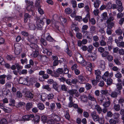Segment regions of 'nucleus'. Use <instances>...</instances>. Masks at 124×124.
Segmentation results:
<instances>
[{
    "label": "nucleus",
    "mask_w": 124,
    "mask_h": 124,
    "mask_svg": "<svg viewBox=\"0 0 124 124\" xmlns=\"http://www.w3.org/2000/svg\"><path fill=\"white\" fill-rule=\"evenodd\" d=\"M36 25L37 28L39 30H41L43 29V27L44 24V21L45 20V15H41L36 18Z\"/></svg>",
    "instance_id": "obj_1"
},
{
    "label": "nucleus",
    "mask_w": 124,
    "mask_h": 124,
    "mask_svg": "<svg viewBox=\"0 0 124 124\" xmlns=\"http://www.w3.org/2000/svg\"><path fill=\"white\" fill-rule=\"evenodd\" d=\"M27 39L30 43V46L31 48H38V46L36 44L37 43L38 40L35 37L32 35L29 34Z\"/></svg>",
    "instance_id": "obj_2"
},
{
    "label": "nucleus",
    "mask_w": 124,
    "mask_h": 124,
    "mask_svg": "<svg viewBox=\"0 0 124 124\" xmlns=\"http://www.w3.org/2000/svg\"><path fill=\"white\" fill-rule=\"evenodd\" d=\"M67 93L69 94L70 96L72 97L74 95L77 97H78L79 95V93L77 91V90L75 89L69 90L67 91Z\"/></svg>",
    "instance_id": "obj_3"
},
{
    "label": "nucleus",
    "mask_w": 124,
    "mask_h": 124,
    "mask_svg": "<svg viewBox=\"0 0 124 124\" xmlns=\"http://www.w3.org/2000/svg\"><path fill=\"white\" fill-rule=\"evenodd\" d=\"M113 72H111L109 73L107 71L104 74L102 77V78L104 81H106L107 79H108L109 78H111L113 76Z\"/></svg>",
    "instance_id": "obj_4"
},
{
    "label": "nucleus",
    "mask_w": 124,
    "mask_h": 124,
    "mask_svg": "<svg viewBox=\"0 0 124 124\" xmlns=\"http://www.w3.org/2000/svg\"><path fill=\"white\" fill-rule=\"evenodd\" d=\"M25 2L27 4H29L26 8L27 10L28 11H32L34 9V6L33 5V2L32 1H30L27 0H26Z\"/></svg>",
    "instance_id": "obj_5"
},
{
    "label": "nucleus",
    "mask_w": 124,
    "mask_h": 124,
    "mask_svg": "<svg viewBox=\"0 0 124 124\" xmlns=\"http://www.w3.org/2000/svg\"><path fill=\"white\" fill-rule=\"evenodd\" d=\"M79 54V57L77 58L76 59L77 61L80 63H84V65H87V63L85 61L81 55L80 54Z\"/></svg>",
    "instance_id": "obj_6"
},
{
    "label": "nucleus",
    "mask_w": 124,
    "mask_h": 124,
    "mask_svg": "<svg viewBox=\"0 0 124 124\" xmlns=\"http://www.w3.org/2000/svg\"><path fill=\"white\" fill-rule=\"evenodd\" d=\"M82 33H83V37H86L87 39L90 40L92 39V35L91 34V32L87 31H83Z\"/></svg>",
    "instance_id": "obj_7"
},
{
    "label": "nucleus",
    "mask_w": 124,
    "mask_h": 124,
    "mask_svg": "<svg viewBox=\"0 0 124 124\" xmlns=\"http://www.w3.org/2000/svg\"><path fill=\"white\" fill-rule=\"evenodd\" d=\"M29 81V79L28 77L26 78H21L19 80V84L25 85L28 83Z\"/></svg>",
    "instance_id": "obj_8"
},
{
    "label": "nucleus",
    "mask_w": 124,
    "mask_h": 124,
    "mask_svg": "<svg viewBox=\"0 0 124 124\" xmlns=\"http://www.w3.org/2000/svg\"><path fill=\"white\" fill-rule=\"evenodd\" d=\"M90 115L93 121L95 122L97 121L99 119L100 117L97 114L96 112L95 111L92 112Z\"/></svg>",
    "instance_id": "obj_9"
},
{
    "label": "nucleus",
    "mask_w": 124,
    "mask_h": 124,
    "mask_svg": "<svg viewBox=\"0 0 124 124\" xmlns=\"http://www.w3.org/2000/svg\"><path fill=\"white\" fill-rule=\"evenodd\" d=\"M116 3L118 6V8L117 9V10L119 12H122L123 10V8L121 2L119 0H117L116 1Z\"/></svg>",
    "instance_id": "obj_10"
},
{
    "label": "nucleus",
    "mask_w": 124,
    "mask_h": 124,
    "mask_svg": "<svg viewBox=\"0 0 124 124\" xmlns=\"http://www.w3.org/2000/svg\"><path fill=\"white\" fill-rule=\"evenodd\" d=\"M34 116V115L33 114H30L29 115H26L23 116V119L24 120L29 121L31 119V118H32Z\"/></svg>",
    "instance_id": "obj_11"
},
{
    "label": "nucleus",
    "mask_w": 124,
    "mask_h": 124,
    "mask_svg": "<svg viewBox=\"0 0 124 124\" xmlns=\"http://www.w3.org/2000/svg\"><path fill=\"white\" fill-rule=\"evenodd\" d=\"M99 64V67L102 70H104L105 68V62L103 60H100L98 62Z\"/></svg>",
    "instance_id": "obj_12"
},
{
    "label": "nucleus",
    "mask_w": 124,
    "mask_h": 124,
    "mask_svg": "<svg viewBox=\"0 0 124 124\" xmlns=\"http://www.w3.org/2000/svg\"><path fill=\"white\" fill-rule=\"evenodd\" d=\"M118 92L115 90V91H113L110 94L111 97L114 98H116L118 95H120L121 93H118Z\"/></svg>",
    "instance_id": "obj_13"
},
{
    "label": "nucleus",
    "mask_w": 124,
    "mask_h": 124,
    "mask_svg": "<svg viewBox=\"0 0 124 124\" xmlns=\"http://www.w3.org/2000/svg\"><path fill=\"white\" fill-rule=\"evenodd\" d=\"M69 102L68 103V106L69 108H72L73 107L74 105V102L73 101V97L71 96H70L69 97Z\"/></svg>",
    "instance_id": "obj_14"
},
{
    "label": "nucleus",
    "mask_w": 124,
    "mask_h": 124,
    "mask_svg": "<svg viewBox=\"0 0 124 124\" xmlns=\"http://www.w3.org/2000/svg\"><path fill=\"white\" fill-rule=\"evenodd\" d=\"M15 53L16 55L19 54L21 52V47L20 46H17L16 45H15Z\"/></svg>",
    "instance_id": "obj_15"
},
{
    "label": "nucleus",
    "mask_w": 124,
    "mask_h": 124,
    "mask_svg": "<svg viewBox=\"0 0 124 124\" xmlns=\"http://www.w3.org/2000/svg\"><path fill=\"white\" fill-rule=\"evenodd\" d=\"M105 98L104 96L102 94H100L99 96L98 97L97 99L99 104H102Z\"/></svg>",
    "instance_id": "obj_16"
},
{
    "label": "nucleus",
    "mask_w": 124,
    "mask_h": 124,
    "mask_svg": "<svg viewBox=\"0 0 124 124\" xmlns=\"http://www.w3.org/2000/svg\"><path fill=\"white\" fill-rule=\"evenodd\" d=\"M118 103L120 105L121 108L124 109V98L121 97L119 98L118 100Z\"/></svg>",
    "instance_id": "obj_17"
},
{
    "label": "nucleus",
    "mask_w": 124,
    "mask_h": 124,
    "mask_svg": "<svg viewBox=\"0 0 124 124\" xmlns=\"http://www.w3.org/2000/svg\"><path fill=\"white\" fill-rule=\"evenodd\" d=\"M49 76L47 74L45 73L42 77H39V80L40 81H43L46 79H47L49 78Z\"/></svg>",
    "instance_id": "obj_18"
},
{
    "label": "nucleus",
    "mask_w": 124,
    "mask_h": 124,
    "mask_svg": "<svg viewBox=\"0 0 124 124\" xmlns=\"http://www.w3.org/2000/svg\"><path fill=\"white\" fill-rule=\"evenodd\" d=\"M6 77V75L3 74L0 76V83L2 85H3L5 83V78Z\"/></svg>",
    "instance_id": "obj_19"
},
{
    "label": "nucleus",
    "mask_w": 124,
    "mask_h": 124,
    "mask_svg": "<svg viewBox=\"0 0 124 124\" xmlns=\"http://www.w3.org/2000/svg\"><path fill=\"white\" fill-rule=\"evenodd\" d=\"M116 89L115 90L121 93V90L123 88V86L120 83H118L116 84Z\"/></svg>",
    "instance_id": "obj_20"
},
{
    "label": "nucleus",
    "mask_w": 124,
    "mask_h": 124,
    "mask_svg": "<svg viewBox=\"0 0 124 124\" xmlns=\"http://www.w3.org/2000/svg\"><path fill=\"white\" fill-rule=\"evenodd\" d=\"M78 81L80 84H84L85 82L86 79L83 76H80L78 77Z\"/></svg>",
    "instance_id": "obj_21"
},
{
    "label": "nucleus",
    "mask_w": 124,
    "mask_h": 124,
    "mask_svg": "<svg viewBox=\"0 0 124 124\" xmlns=\"http://www.w3.org/2000/svg\"><path fill=\"white\" fill-rule=\"evenodd\" d=\"M34 50H33V52L32 53V54L33 55V57H37L38 54V49L39 47L38 46V48L35 47V48H32Z\"/></svg>",
    "instance_id": "obj_22"
},
{
    "label": "nucleus",
    "mask_w": 124,
    "mask_h": 124,
    "mask_svg": "<svg viewBox=\"0 0 124 124\" xmlns=\"http://www.w3.org/2000/svg\"><path fill=\"white\" fill-rule=\"evenodd\" d=\"M33 104L31 102L27 103L25 105V108L27 110L29 111L30 109L32 108Z\"/></svg>",
    "instance_id": "obj_23"
},
{
    "label": "nucleus",
    "mask_w": 124,
    "mask_h": 124,
    "mask_svg": "<svg viewBox=\"0 0 124 124\" xmlns=\"http://www.w3.org/2000/svg\"><path fill=\"white\" fill-rule=\"evenodd\" d=\"M46 34L47 35L46 38V39L47 40L50 42H53L54 41H55L54 39L50 35V34L49 33H48Z\"/></svg>",
    "instance_id": "obj_24"
},
{
    "label": "nucleus",
    "mask_w": 124,
    "mask_h": 124,
    "mask_svg": "<svg viewBox=\"0 0 124 124\" xmlns=\"http://www.w3.org/2000/svg\"><path fill=\"white\" fill-rule=\"evenodd\" d=\"M120 116V115L119 113H114L113 115V119L120 122V119L119 118Z\"/></svg>",
    "instance_id": "obj_25"
},
{
    "label": "nucleus",
    "mask_w": 124,
    "mask_h": 124,
    "mask_svg": "<svg viewBox=\"0 0 124 124\" xmlns=\"http://www.w3.org/2000/svg\"><path fill=\"white\" fill-rule=\"evenodd\" d=\"M33 118V120L35 123H38L40 120V116L38 115H36L35 116L34 115Z\"/></svg>",
    "instance_id": "obj_26"
},
{
    "label": "nucleus",
    "mask_w": 124,
    "mask_h": 124,
    "mask_svg": "<svg viewBox=\"0 0 124 124\" xmlns=\"http://www.w3.org/2000/svg\"><path fill=\"white\" fill-rule=\"evenodd\" d=\"M37 106L39 109L41 110H43L45 108L44 105L42 103H39L38 104Z\"/></svg>",
    "instance_id": "obj_27"
},
{
    "label": "nucleus",
    "mask_w": 124,
    "mask_h": 124,
    "mask_svg": "<svg viewBox=\"0 0 124 124\" xmlns=\"http://www.w3.org/2000/svg\"><path fill=\"white\" fill-rule=\"evenodd\" d=\"M25 95L27 97L30 99H32L33 97V94L29 91L26 92Z\"/></svg>",
    "instance_id": "obj_28"
},
{
    "label": "nucleus",
    "mask_w": 124,
    "mask_h": 124,
    "mask_svg": "<svg viewBox=\"0 0 124 124\" xmlns=\"http://www.w3.org/2000/svg\"><path fill=\"white\" fill-rule=\"evenodd\" d=\"M31 16L27 13H25L24 15V21L25 23L27 22L28 19L31 18Z\"/></svg>",
    "instance_id": "obj_29"
},
{
    "label": "nucleus",
    "mask_w": 124,
    "mask_h": 124,
    "mask_svg": "<svg viewBox=\"0 0 124 124\" xmlns=\"http://www.w3.org/2000/svg\"><path fill=\"white\" fill-rule=\"evenodd\" d=\"M109 17L108 18L106 21L107 23H108L110 22L111 21H112L114 19V18L112 13H110L109 14Z\"/></svg>",
    "instance_id": "obj_30"
},
{
    "label": "nucleus",
    "mask_w": 124,
    "mask_h": 124,
    "mask_svg": "<svg viewBox=\"0 0 124 124\" xmlns=\"http://www.w3.org/2000/svg\"><path fill=\"white\" fill-rule=\"evenodd\" d=\"M94 3V6L96 9L98 8L101 3V1L99 0H95Z\"/></svg>",
    "instance_id": "obj_31"
},
{
    "label": "nucleus",
    "mask_w": 124,
    "mask_h": 124,
    "mask_svg": "<svg viewBox=\"0 0 124 124\" xmlns=\"http://www.w3.org/2000/svg\"><path fill=\"white\" fill-rule=\"evenodd\" d=\"M52 117L54 120L55 121H59L61 120V118L60 117L55 114H53Z\"/></svg>",
    "instance_id": "obj_32"
},
{
    "label": "nucleus",
    "mask_w": 124,
    "mask_h": 124,
    "mask_svg": "<svg viewBox=\"0 0 124 124\" xmlns=\"http://www.w3.org/2000/svg\"><path fill=\"white\" fill-rule=\"evenodd\" d=\"M115 101H114L113 103L115 104L113 107L114 109L116 111H119L120 109V105L118 104H116Z\"/></svg>",
    "instance_id": "obj_33"
},
{
    "label": "nucleus",
    "mask_w": 124,
    "mask_h": 124,
    "mask_svg": "<svg viewBox=\"0 0 124 124\" xmlns=\"http://www.w3.org/2000/svg\"><path fill=\"white\" fill-rule=\"evenodd\" d=\"M80 98L81 100L84 102H86L87 101L88 97L85 95H81Z\"/></svg>",
    "instance_id": "obj_34"
},
{
    "label": "nucleus",
    "mask_w": 124,
    "mask_h": 124,
    "mask_svg": "<svg viewBox=\"0 0 124 124\" xmlns=\"http://www.w3.org/2000/svg\"><path fill=\"white\" fill-rule=\"evenodd\" d=\"M42 88L43 89L46 90L48 91H50L51 90V88L50 87V85H43Z\"/></svg>",
    "instance_id": "obj_35"
},
{
    "label": "nucleus",
    "mask_w": 124,
    "mask_h": 124,
    "mask_svg": "<svg viewBox=\"0 0 124 124\" xmlns=\"http://www.w3.org/2000/svg\"><path fill=\"white\" fill-rule=\"evenodd\" d=\"M109 122L110 124H117L120 122L113 118H111L110 119Z\"/></svg>",
    "instance_id": "obj_36"
},
{
    "label": "nucleus",
    "mask_w": 124,
    "mask_h": 124,
    "mask_svg": "<svg viewBox=\"0 0 124 124\" xmlns=\"http://www.w3.org/2000/svg\"><path fill=\"white\" fill-rule=\"evenodd\" d=\"M101 17L103 19L105 20L107 19L108 18L107 13L106 12H104L102 14Z\"/></svg>",
    "instance_id": "obj_37"
},
{
    "label": "nucleus",
    "mask_w": 124,
    "mask_h": 124,
    "mask_svg": "<svg viewBox=\"0 0 124 124\" xmlns=\"http://www.w3.org/2000/svg\"><path fill=\"white\" fill-rule=\"evenodd\" d=\"M66 53L70 56L71 57L72 55V51L70 50L68 46L65 50Z\"/></svg>",
    "instance_id": "obj_38"
},
{
    "label": "nucleus",
    "mask_w": 124,
    "mask_h": 124,
    "mask_svg": "<svg viewBox=\"0 0 124 124\" xmlns=\"http://www.w3.org/2000/svg\"><path fill=\"white\" fill-rule=\"evenodd\" d=\"M87 97L88 99L92 101H96L95 98L91 94H88Z\"/></svg>",
    "instance_id": "obj_39"
},
{
    "label": "nucleus",
    "mask_w": 124,
    "mask_h": 124,
    "mask_svg": "<svg viewBox=\"0 0 124 124\" xmlns=\"http://www.w3.org/2000/svg\"><path fill=\"white\" fill-rule=\"evenodd\" d=\"M41 121L44 123L47 122V118L46 116H41Z\"/></svg>",
    "instance_id": "obj_40"
},
{
    "label": "nucleus",
    "mask_w": 124,
    "mask_h": 124,
    "mask_svg": "<svg viewBox=\"0 0 124 124\" xmlns=\"http://www.w3.org/2000/svg\"><path fill=\"white\" fill-rule=\"evenodd\" d=\"M15 19V18L12 17H6L3 18L4 20L9 21H12Z\"/></svg>",
    "instance_id": "obj_41"
},
{
    "label": "nucleus",
    "mask_w": 124,
    "mask_h": 124,
    "mask_svg": "<svg viewBox=\"0 0 124 124\" xmlns=\"http://www.w3.org/2000/svg\"><path fill=\"white\" fill-rule=\"evenodd\" d=\"M30 29L31 30H35L36 29V27L35 24H34L29 23V24Z\"/></svg>",
    "instance_id": "obj_42"
},
{
    "label": "nucleus",
    "mask_w": 124,
    "mask_h": 124,
    "mask_svg": "<svg viewBox=\"0 0 124 124\" xmlns=\"http://www.w3.org/2000/svg\"><path fill=\"white\" fill-rule=\"evenodd\" d=\"M90 17V15L87 14L85 17L82 19V20L85 23H87L88 21V19L89 20Z\"/></svg>",
    "instance_id": "obj_43"
},
{
    "label": "nucleus",
    "mask_w": 124,
    "mask_h": 124,
    "mask_svg": "<svg viewBox=\"0 0 124 124\" xmlns=\"http://www.w3.org/2000/svg\"><path fill=\"white\" fill-rule=\"evenodd\" d=\"M12 83L11 82H8L6 83L5 85V87L6 88H10L11 87V84Z\"/></svg>",
    "instance_id": "obj_44"
},
{
    "label": "nucleus",
    "mask_w": 124,
    "mask_h": 124,
    "mask_svg": "<svg viewBox=\"0 0 124 124\" xmlns=\"http://www.w3.org/2000/svg\"><path fill=\"white\" fill-rule=\"evenodd\" d=\"M72 11V9L69 8H67L65 10V12L67 14H70Z\"/></svg>",
    "instance_id": "obj_45"
},
{
    "label": "nucleus",
    "mask_w": 124,
    "mask_h": 124,
    "mask_svg": "<svg viewBox=\"0 0 124 124\" xmlns=\"http://www.w3.org/2000/svg\"><path fill=\"white\" fill-rule=\"evenodd\" d=\"M95 108L97 110L98 112L100 114L102 112V110L101 108L98 105H96L95 106Z\"/></svg>",
    "instance_id": "obj_46"
},
{
    "label": "nucleus",
    "mask_w": 124,
    "mask_h": 124,
    "mask_svg": "<svg viewBox=\"0 0 124 124\" xmlns=\"http://www.w3.org/2000/svg\"><path fill=\"white\" fill-rule=\"evenodd\" d=\"M58 84L54 82L53 85V87L56 91L59 92L58 89Z\"/></svg>",
    "instance_id": "obj_47"
},
{
    "label": "nucleus",
    "mask_w": 124,
    "mask_h": 124,
    "mask_svg": "<svg viewBox=\"0 0 124 124\" xmlns=\"http://www.w3.org/2000/svg\"><path fill=\"white\" fill-rule=\"evenodd\" d=\"M110 101H107L105 102L103 104V105L104 107L106 108L109 106L110 105Z\"/></svg>",
    "instance_id": "obj_48"
},
{
    "label": "nucleus",
    "mask_w": 124,
    "mask_h": 124,
    "mask_svg": "<svg viewBox=\"0 0 124 124\" xmlns=\"http://www.w3.org/2000/svg\"><path fill=\"white\" fill-rule=\"evenodd\" d=\"M88 48L87 51L89 53H91L94 47L92 45H90L88 46Z\"/></svg>",
    "instance_id": "obj_49"
},
{
    "label": "nucleus",
    "mask_w": 124,
    "mask_h": 124,
    "mask_svg": "<svg viewBox=\"0 0 124 124\" xmlns=\"http://www.w3.org/2000/svg\"><path fill=\"white\" fill-rule=\"evenodd\" d=\"M115 33L117 35H120L122 34L123 32L120 28H119L116 30Z\"/></svg>",
    "instance_id": "obj_50"
},
{
    "label": "nucleus",
    "mask_w": 124,
    "mask_h": 124,
    "mask_svg": "<svg viewBox=\"0 0 124 124\" xmlns=\"http://www.w3.org/2000/svg\"><path fill=\"white\" fill-rule=\"evenodd\" d=\"M16 68L18 72L20 71L22 69L23 67L21 66L18 63H16Z\"/></svg>",
    "instance_id": "obj_51"
},
{
    "label": "nucleus",
    "mask_w": 124,
    "mask_h": 124,
    "mask_svg": "<svg viewBox=\"0 0 124 124\" xmlns=\"http://www.w3.org/2000/svg\"><path fill=\"white\" fill-rule=\"evenodd\" d=\"M9 102L10 103L9 104V105L11 106H14L15 101L13 99H10Z\"/></svg>",
    "instance_id": "obj_52"
},
{
    "label": "nucleus",
    "mask_w": 124,
    "mask_h": 124,
    "mask_svg": "<svg viewBox=\"0 0 124 124\" xmlns=\"http://www.w3.org/2000/svg\"><path fill=\"white\" fill-rule=\"evenodd\" d=\"M41 60L44 62H47L48 61L47 58L46 56H41L40 57Z\"/></svg>",
    "instance_id": "obj_53"
},
{
    "label": "nucleus",
    "mask_w": 124,
    "mask_h": 124,
    "mask_svg": "<svg viewBox=\"0 0 124 124\" xmlns=\"http://www.w3.org/2000/svg\"><path fill=\"white\" fill-rule=\"evenodd\" d=\"M54 97V95L52 93H49L47 95V98L48 100H52Z\"/></svg>",
    "instance_id": "obj_54"
},
{
    "label": "nucleus",
    "mask_w": 124,
    "mask_h": 124,
    "mask_svg": "<svg viewBox=\"0 0 124 124\" xmlns=\"http://www.w3.org/2000/svg\"><path fill=\"white\" fill-rule=\"evenodd\" d=\"M43 52L44 53H46L49 55H52V53L51 51H50L47 49L44 48L43 49Z\"/></svg>",
    "instance_id": "obj_55"
},
{
    "label": "nucleus",
    "mask_w": 124,
    "mask_h": 124,
    "mask_svg": "<svg viewBox=\"0 0 124 124\" xmlns=\"http://www.w3.org/2000/svg\"><path fill=\"white\" fill-rule=\"evenodd\" d=\"M107 27L108 28L111 29L114 26V23L112 22H110L107 23Z\"/></svg>",
    "instance_id": "obj_56"
},
{
    "label": "nucleus",
    "mask_w": 124,
    "mask_h": 124,
    "mask_svg": "<svg viewBox=\"0 0 124 124\" xmlns=\"http://www.w3.org/2000/svg\"><path fill=\"white\" fill-rule=\"evenodd\" d=\"M107 84L108 85H110L112 83V80L111 78H109L106 80Z\"/></svg>",
    "instance_id": "obj_57"
},
{
    "label": "nucleus",
    "mask_w": 124,
    "mask_h": 124,
    "mask_svg": "<svg viewBox=\"0 0 124 124\" xmlns=\"http://www.w3.org/2000/svg\"><path fill=\"white\" fill-rule=\"evenodd\" d=\"M96 27L94 26H92L90 28V31L91 33H93L96 32Z\"/></svg>",
    "instance_id": "obj_58"
},
{
    "label": "nucleus",
    "mask_w": 124,
    "mask_h": 124,
    "mask_svg": "<svg viewBox=\"0 0 124 124\" xmlns=\"http://www.w3.org/2000/svg\"><path fill=\"white\" fill-rule=\"evenodd\" d=\"M109 54V52L107 51H104L101 54V56L102 57H106Z\"/></svg>",
    "instance_id": "obj_59"
},
{
    "label": "nucleus",
    "mask_w": 124,
    "mask_h": 124,
    "mask_svg": "<svg viewBox=\"0 0 124 124\" xmlns=\"http://www.w3.org/2000/svg\"><path fill=\"white\" fill-rule=\"evenodd\" d=\"M105 40H101L100 42V44L101 46H104L106 45L107 43Z\"/></svg>",
    "instance_id": "obj_60"
},
{
    "label": "nucleus",
    "mask_w": 124,
    "mask_h": 124,
    "mask_svg": "<svg viewBox=\"0 0 124 124\" xmlns=\"http://www.w3.org/2000/svg\"><path fill=\"white\" fill-rule=\"evenodd\" d=\"M61 89L63 91H67V87L66 85L64 84L61 85Z\"/></svg>",
    "instance_id": "obj_61"
},
{
    "label": "nucleus",
    "mask_w": 124,
    "mask_h": 124,
    "mask_svg": "<svg viewBox=\"0 0 124 124\" xmlns=\"http://www.w3.org/2000/svg\"><path fill=\"white\" fill-rule=\"evenodd\" d=\"M104 48L102 47H100L98 48V51L100 54H101L104 51Z\"/></svg>",
    "instance_id": "obj_62"
},
{
    "label": "nucleus",
    "mask_w": 124,
    "mask_h": 124,
    "mask_svg": "<svg viewBox=\"0 0 124 124\" xmlns=\"http://www.w3.org/2000/svg\"><path fill=\"white\" fill-rule=\"evenodd\" d=\"M71 4H72V7L74 8H75L77 7V4L76 1L75 0H72L71 1Z\"/></svg>",
    "instance_id": "obj_63"
},
{
    "label": "nucleus",
    "mask_w": 124,
    "mask_h": 124,
    "mask_svg": "<svg viewBox=\"0 0 124 124\" xmlns=\"http://www.w3.org/2000/svg\"><path fill=\"white\" fill-rule=\"evenodd\" d=\"M106 58L109 62H110L113 60V57L112 55L108 54L107 57Z\"/></svg>",
    "instance_id": "obj_64"
}]
</instances>
